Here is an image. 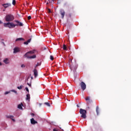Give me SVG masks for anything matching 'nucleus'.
I'll list each match as a JSON object with an SVG mask.
<instances>
[{
    "label": "nucleus",
    "mask_w": 131,
    "mask_h": 131,
    "mask_svg": "<svg viewBox=\"0 0 131 131\" xmlns=\"http://www.w3.org/2000/svg\"><path fill=\"white\" fill-rule=\"evenodd\" d=\"M13 53L15 54L16 53H18V52H19V49L17 48H15L13 49Z\"/></svg>",
    "instance_id": "obj_14"
},
{
    "label": "nucleus",
    "mask_w": 131,
    "mask_h": 131,
    "mask_svg": "<svg viewBox=\"0 0 131 131\" xmlns=\"http://www.w3.org/2000/svg\"><path fill=\"white\" fill-rule=\"evenodd\" d=\"M80 114H81V117L85 119L86 118V111L82 108L80 109Z\"/></svg>",
    "instance_id": "obj_3"
},
{
    "label": "nucleus",
    "mask_w": 131,
    "mask_h": 131,
    "mask_svg": "<svg viewBox=\"0 0 131 131\" xmlns=\"http://www.w3.org/2000/svg\"><path fill=\"white\" fill-rule=\"evenodd\" d=\"M0 66H2V62H0Z\"/></svg>",
    "instance_id": "obj_38"
},
{
    "label": "nucleus",
    "mask_w": 131,
    "mask_h": 131,
    "mask_svg": "<svg viewBox=\"0 0 131 131\" xmlns=\"http://www.w3.org/2000/svg\"><path fill=\"white\" fill-rule=\"evenodd\" d=\"M36 52V50H35L29 51L24 55V57H26V58H27L28 59H35V58H36V55L29 56V54H34Z\"/></svg>",
    "instance_id": "obj_2"
},
{
    "label": "nucleus",
    "mask_w": 131,
    "mask_h": 131,
    "mask_svg": "<svg viewBox=\"0 0 131 131\" xmlns=\"http://www.w3.org/2000/svg\"><path fill=\"white\" fill-rule=\"evenodd\" d=\"M12 5H13V6H15V5H16V1L13 0Z\"/></svg>",
    "instance_id": "obj_22"
},
{
    "label": "nucleus",
    "mask_w": 131,
    "mask_h": 131,
    "mask_svg": "<svg viewBox=\"0 0 131 131\" xmlns=\"http://www.w3.org/2000/svg\"><path fill=\"white\" fill-rule=\"evenodd\" d=\"M34 72V75L35 77H36L37 76V75H38V73L37 72V70H36V69H35L33 71Z\"/></svg>",
    "instance_id": "obj_10"
},
{
    "label": "nucleus",
    "mask_w": 131,
    "mask_h": 131,
    "mask_svg": "<svg viewBox=\"0 0 131 131\" xmlns=\"http://www.w3.org/2000/svg\"><path fill=\"white\" fill-rule=\"evenodd\" d=\"M60 15L61 16L62 19H64V16H65V11L63 10L60 11Z\"/></svg>",
    "instance_id": "obj_8"
},
{
    "label": "nucleus",
    "mask_w": 131,
    "mask_h": 131,
    "mask_svg": "<svg viewBox=\"0 0 131 131\" xmlns=\"http://www.w3.org/2000/svg\"><path fill=\"white\" fill-rule=\"evenodd\" d=\"M15 22L17 23V25H15L12 23H7L4 24L5 27H8L9 28H13L15 27V26H23V24L22 23H20L18 20H15Z\"/></svg>",
    "instance_id": "obj_1"
},
{
    "label": "nucleus",
    "mask_w": 131,
    "mask_h": 131,
    "mask_svg": "<svg viewBox=\"0 0 131 131\" xmlns=\"http://www.w3.org/2000/svg\"><path fill=\"white\" fill-rule=\"evenodd\" d=\"M45 104L47 106H48V107L51 106V104H50V103H49V102H45Z\"/></svg>",
    "instance_id": "obj_21"
},
{
    "label": "nucleus",
    "mask_w": 131,
    "mask_h": 131,
    "mask_svg": "<svg viewBox=\"0 0 131 131\" xmlns=\"http://www.w3.org/2000/svg\"><path fill=\"white\" fill-rule=\"evenodd\" d=\"M30 19H31V16H29L28 17V20H30Z\"/></svg>",
    "instance_id": "obj_29"
},
{
    "label": "nucleus",
    "mask_w": 131,
    "mask_h": 131,
    "mask_svg": "<svg viewBox=\"0 0 131 131\" xmlns=\"http://www.w3.org/2000/svg\"><path fill=\"white\" fill-rule=\"evenodd\" d=\"M88 109H90V107H88Z\"/></svg>",
    "instance_id": "obj_41"
},
{
    "label": "nucleus",
    "mask_w": 131,
    "mask_h": 131,
    "mask_svg": "<svg viewBox=\"0 0 131 131\" xmlns=\"http://www.w3.org/2000/svg\"><path fill=\"white\" fill-rule=\"evenodd\" d=\"M5 20L7 22H11V21H13V20H14V16L11 14H8L6 15Z\"/></svg>",
    "instance_id": "obj_4"
},
{
    "label": "nucleus",
    "mask_w": 131,
    "mask_h": 131,
    "mask_svg": "<svg viewBox=\"0 0 131 131\" xmlns=\"http://www.w3.org/2000/svg\"><path fill=\"white\" fill-rule=\"evenodd\" d=\"M30 77H28V79Z\"/></svg>",
    "instance_id": "obj_42"
},
{
    "label": "nucleus",
    "mask_w": 131,
    "mask_h": 131,
    "mask_svg": "<svg viewBox=\"0 0 131 131\" xmlns=\"http://www.w3.org/2000/svg\"><path fill=\"white\" fill-rule=\"evenodd\" d=\"M30 41H31V38H30L29 40H28L27 41L24 42V43L25 45H28L29 43V42H30Z\"/></svg>",
    "instance_id": "obj_15"
},
{
    "label": "nucleus",
    "mask_w": 131,
    "mask_h": 131,
    "mask_svg": "<svg viewBox=\"0 0 131 131\" xmlns=\"http://www.w3.org/2000/svg\"><path fill=\"white\" fill-rule=\"evenodd\" d=\"M21 40L24 41L25 40V39H24V38H18L16 39L15 41H20Z\"/></svg>",
    "instance_id": "obj_13"
},
{
    "label": "nucleus",
    "mask_w": 131,
    "mask_h": 131,
    "mask_svg": "<svg viewBox=\"0 0 131 131\" xmlns=\"http://www.w3.org/2000/svg\"><path fill=\"white\" fill-rule=\"evenodd\" d=\"M54 2L55 0H49V3H51V2Z\"/></svg>",
    "instance_id": "obj_31"
},
{
    "label": "nucleus",
    "mask_w": 131,
    "mask_h": 131,
    "mask_svg": "<svg viewBox=\"0 0 131 131\" xmlns=\"http://www.w3.org/2000/svg\"><path fill=\"white\" fill-rule=\"evenodd\" d=\"M85 101H86L87 103L88 104H91V103H93V100H92V99H91V97H90L89 96H88L86 97Z\"/></svg>",
    "instance_id": "obj_6"
},
{
    "label": "nucleus",
    "mask_w": 131,
    "mask_h": 131,
    "mask_svg": "<svg viewBox=\"0 0 131 131\" xmlns=\"http://www.w3.org/2000/svg\"><path fill=\"white\" fill-rule=\"evenodd\" d=\"M72 15V14L71 13H69V14H68V17H69L70 18H71Z\"/></svg>",
    "instance_id": "obj_26"
},
{
    "label": "nucleus",
    "mask_w": 131,
    "mask_h": 131,
    "mask_svg": "<svg viewBox=\"0 0 131 131\" xmlns=\"http://www.w3.org/2000/svg\"><path fill=\"white\" fill-rule=\"evenodd\" d=\"M96 111L97 115H99V106H96Z\"/></svg>",
    "instance_id": "obj_18"
},
{
    "label": "nucleus",
    "mask_w": 131,
    "mask_h": 131,
    "mask_svg": "<svg viewBox=\"0 0 131 131\" xmlns=\"http://www.w3.org/2000/svg\"><path fill=\"white\" fill-rule=\"evenodd\" d=\"M21 67L22 68H23L24 67H25V65H24V64H21Z\"/></svg>",
    "instance_id": "obj_30"
},
{
    "label": "nucleus",
    "mask_w": 131,
    "mask_h": 131,
    "mask_svg": "<svg viewBox=\"0 0 131 131\" xmlns=\"http://www.w3.org/2000/svg\"><path fill=\"white\" fill-rule=\"evenodd\" d=\"M33 78L32 77H31V79H32Z\"/></svg>",
    "instance_id": "obj_40"
},
{
    "label": "nucleus",
    "mask_w": 131,
    "mask_h": 131,
    "mask_svg": "<svg viewBox=\"0 0 131 131\" xmlns=\"http://www.w3.org/2000/svg\"><path fill=\"white\" fill-rule=\"evenodd\" d=\"M80 85L82 90V91H84L85 89H86V85L85 84V83L84 82H81L80 83Z\"/></svg>",
    "instance_id": "obj_5"
},
{
    "label": "nucleus",
    "mask_w": 131,
    "mask_h": 131,
    "mask_svg": "<svg viewBox=\"0 0 131 131\" xmlns=\"http://www.w3.org/2000/svg\"><path fill=\"white\" fill-rule=\"evenodd\" d=\"M4 62L5 64H9V59L6 58L4 60Z\"/></svg>",
    "instance_id": "obj_17"
},
{
    "label": "nucleus",
    "mask_w": 131,
    "mask_h": 131,
    "mask_svg": "<svg viewBox=\"0 0 131 131\" xmlns=\"http://www.w3.org/2000/svg\"><path fill=\"white\" fill-rule=\"evenodd\" d=\"M63 49L64 50V51H67V47H66V45H63Z\"/></svg>",
    "instance_id": "obj_20"
},
{
    "label": "nucleus",
    "mask_w": 131,
    "mask_h": 131,
    "mask_svg": "<svg viewBox=\"0 0 131 131\" xmlns=\"http://www.w3.org/2000/svg\"><path fill=\"white\" fill-rule=\"evenodd\" d=\"M40 65V64H38V62H37V63L35 66V69H36V67L39 66Z\"/></svg>",
    "instance_id": "obj_23"
},
{
    "label": "nucleus",
    "mask_w": 131,
    "mask_h": 131,
    "mask_svg": "<svg viewBox=\"0 0 131 131\" xmlns=\"http://www.w3.org/2000/svg\"><path fill=\"white\" fill-rule=\"evenodd\" d=\"M28 85L29 86H31V84H30L29 83H27Z\"/></svg>",
    "instance_id": "obj_32"
},
{
    "label": "nucleus",
    "mask_w": 131,
    "mask_h": 131,
    "mask_svg": "<svg viewBox=\"0 0 131 131\" xmlns=\"http://www.w3.org/2000/svg\"><path fill=\"white\" fill-rule=\"evenodd\" d=\"M12 92H14V93H15V94H16L17 91H15V90H13Z\"/></svg>",
    "instance_id": "obj_33"
},
{
    "label": "nucleus",
    "mask_w": 131,
    "mask_h": 131,
    "mask_svg": "<svg viewBox=\"0 0 131 131\" xmlns=\"http://www.w3.org/2000/svg\"><path fill=\"white\" fill-rule=\"evenodd\" d=\"M25 89H26V91H27L28 93H29V90L28 89V88L26 87Z\"/></svg>",
    "instance_id": "obj_27"
},
{
    "label": "nucleus",
    "mask_w": 131,
    "mask_h": 131,
    "mask_svg": "<svg viewBox=\"0 0 131 131\" xmlns=\"http://www.w3.org/2000/svg\"><path fill=\"white\" fill-rule=\"evenodd\" d=\"M22 88H23V85H20V86H17V89L18 90H22Z\"/></svg>",
    "instance_id": "obj_24"
},
{
    "label": "nucleus",
    "mask_w": 131,
    "mask_h": 131,
    "mask_svg": "<svg viewBox=\"0 0 131 131\" xmlns=\"http://www.w3.org/2000/svg\"><path fill=\"white\" fill-rule=\"evenodd\" d=\"M26 100H30V94H28L27 95H26Z\"/></svg>",
    "instance_id": "obj_16"
},
{
    "label": "nucleus",
    "mask_w": 131,
    "mask_h": 131,
    "mask_svg": "<svg viewBox=\"0 0 131 131\" xmlns=\"http://www.w3.org/2000/svg\"><path fill=\"white\" fill-rule=\"evenodd\" d=\"M50 59L53 61V60H54V56H53L52 55L50 56Z\"/></svg>",
    "instance_id": "obj_25"
},
{
    "label": "nucleus",
    "mask_w": 131,
    "mask_h": 131,
    "mask_svg": "<svg viewBox=\"0 0 131 131\" xmlns=\"http://www.w3.org/2000/svg\"><path fill=\"white\" fill-rule=\"evenodd\" d=\"M23 105V104H18L17 107L18 108V109H23L22 106Z\"/></svg>",
    "instance_id": "obj_19"
},
{
    "label": "nucleus",
    "mask_w": 131,
    "mask_h": 131,
    "mask_svg": "<svg viewBox=\"0 0 131 131\" xmlns=\"http://www.w3.org/2000/svg\"><path fill=\"white\" fill-rule=\"evenodd\" d=\"M0 24H3V22L0 20Z\"/></svg>",
    "instance_id": "obj_35"
},
{
    "label": "nucleus",
    "mask_w": 131,
    "mask_h": 131,
    "mask_svg": "<svg viewBox=\"0 0 131 131\" xmlns=\"http://www.w3.org/2000/svg\"><path fill=\"white\" fill-rule=\"evenodd\" d=\"M48 13H52V11H51L50 9H48Z\"/></svg>",
    "instance_id": "obj_28"
},
{
    "label": "nucleus",
    "mask_w": 131,
    "mask_h": 131,
    "mask_svg": "<svg viewBox=\"0 0 131 131\" xmlns=\"http://www.w3.org/2000/svg\"><path fill=\"white\" fill-rule=\"evenodd\" d=\"M77 68V66H70V69L71 71H74V72H75L76 71V69Z\"/></svg>",
    "instance_id": "obj_7"
},
{
    "label": "nucleus",
    "mask_w": 131,
    "mask_h": 131,
    "mask_svg": "<svg viewBox=\"0 0 131 131\" xmlns=\"http://www.w3.org/2000/svg\"><path fill=\"white\" fill-rule=\"evenodd\" d=\"M7 118H10V119H12V121L15 122V119H13L14 118V116L13 115L10 116H6Z\"/></svg>",
    "instance_id": "obj_11"
},
{
    "label": "nucleus",
    "mask_w": 131,
    "mask_h": 131,
    "mask_svg": "<svg viewBox=\"0 0 131 131\" xmlns=\"http://www.w3.org/2000/svg\"><path fill=\"white\" fill-rule=\"evenodd\" d=\"M39 106L40 107L41 106V103H39Z\"/></svg>",
    "instance_id": "obj_36"
},
{
    "label": "nucleus",
    "mask_w": 131,
    "mask_h": 131,
    "mask_svg": "<svg viewBox=\"0 0 131 131\" xmlns=\"http://www.w3.org/2000/svg\"><path fill=\"white\" fill-rule=\"evenodd\" d=\"M8 94H9V92H5V95H8Z\"/></svg>",
    "instance_id": "obj_34"
},
{
    "label": "nucleus",
    "mask_w": 131,
    "mask_h": 131,
    "mask_svg": "<svg viewBox=\"0 0 131 131\" xmlns=\"http://www.w3.org/2000/svg\"><path fill=\"white\" fill-rule=\"evenodd\" d=\"M31 123L32 124H35V123H37V122L35 120H34V118H32L31 119Z\"/></svg>",
    "instance_id": "obj_12"
},
{
    "label": "nucleus",
    "mask_w": 131,
    "mask_h": 131,
    "mask_svg": "<svg viewBox=\"0 0 131 131\" xmlns=\"http://www.w3.org/2000/svg\"><path fill=\"white\" fill-rule=\"evenodd\" d=\"M32 115H33V116H34V114H32Z\"/></svg>",
    "instance_id": "obj_39"
},
{
    "label": "nucleus",
    "mask_w": 131,
    "mask_h": 131,
    "mask_svg": "<svg viewBox=\"0 0 131 131\" xmlns=\"http://www.w3.org/2000/svg\"><path fill=\"white\" fill-rule=\"evenodd\" d=\"M77 107H79V105H78V104L77 105Z\"/></svg>",
    "instance_id": "obj_37"
},
{
    "label": "nucleus",
    "mask_w": 131,
    "mask_h": 131,
    "mask_svg": "<svg viewBox=\"0 0 131 131\" xmlns=\"http://www.w3.org/2000/svg\"><path fill=\"white\" fill-rule=\"evenodd\" d=\"M12 5L10 3H7V4H3V6L6 9V8H9V7H11Z\"/></svg>",
    "instance_id": "obj_9"
}]
</instances>
